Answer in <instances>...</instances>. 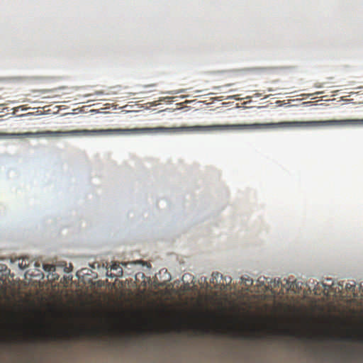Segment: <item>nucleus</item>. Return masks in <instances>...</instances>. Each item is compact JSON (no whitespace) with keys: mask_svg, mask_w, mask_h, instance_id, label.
Returning <instances> with one entry per match:
<instances>
[{"mask_svg":"<svg viewBox=\"0 0 363 363\" xmlns=\"http://www.w3.org/2000/svg\"><path fill=\"white\" fill-rule=\"evenodd\" d=\"M18 266H20L21 269H26L28 267V260L26 259L21 260V262L20 264H18Z\"/></svg>","mask_w":363,"mask_h":363,"instance_id":"39448f33","label":"nucleus"},{"mask_svg":"<svg viewBox=\"0 0 363 363\" xmlns=\"http://www.w3.org/2000/svg\"><path fill=\"white\" fill-rule=\"evenodd\" d=\"M0 342H5V339H4V338H0Z\"/></svg>","mask_w":363,"mask_h":363,"instance_id":"1a4fd4ad","label":"nucleus"},{"mask_svg":"<svg viewBox=\"0 0 363 363\" xmlns=\"http://www.w3.org/2000/svg\"><path fill=\"white\" fill-rule=\"evenodd\" d=\"M345 289H347V292L351 293L353 297H356L354 284H347V285H345Z\"/></svg>","mask_w":363,"mask_h":363,"instance_id":"7ed1b4c3","label":"nucleus"},{"mask_svg":"<svg viewBox=\"0 0 363 363\" xmlns=\"http://www.w3.org/2000/svg\"><path fill=\"white\" fill-rule=\"evenodd\" d=\"M43 269L48 273H52L55 271V267L52 264H44L43 265Z\"/></svg>","mask_w":363,"mask_h":363,"instance_id":"20e7f679","label":"nucleus"},{"mask_svg":"<svg viewBox=\"0 0 363 363\" xmlns=\"http://www.w3.org/2000/svg\"><path fill=\"white\" fill-rule=\"evenodd\" d=\"M345 340H347V341H353L354 337L352 335H347V337H345Z\"/></svg>","mask_w":363,"mask_h":363,"instance_id":"0eeeda50","label":"nucleus"},{"mask_svg":"<svg viewBox=\"0 0 363 363\" xmlns=\"http://www.w3.org/2000/svg\"><path fill=\"white\" fill-rule=\"evenodd\" d=\"M325 126L343 127V119L311 121H284L278 123H254L250 124H226L179 126L167 128H108L94 130H45L43 132L0 133V140L33 138L99 137L108 135L177 134L182 133H211L229 130H259L278 128H311Z\"/></svg>","mask_w":363,"mask_h":363,"instance_id":"f257e3e1","label":"nucleus"},{"mask_svg":"<svg viewBox=\"0 0 363 363\" xmlns=\"http://www.w3.org/2000/svg\"><path fill=\"white\" fill-rule=\"evenodd\" d=\"M110 269L116 272V274H115L114 275L110 274V277H121L123 275V269L118 264H117L116 263L113 264V265H111V267H110Z\"/></svg>","mask_w":363,"mask_h":363,"instance_id":"f03ea898","label":"nucleus"},{"mask_svg":"<svg viewBox=\"0 0 363 363\" xmlns=\"http://www.w3.org/2000/svg\"><path fill=\"white\" fill-rule=\"evenodd\" d=\"M245 286H249L252 285V280L245 281Z\"/></svg>","mask_w":363,"mask_h":363,"instance_id":"6e6552de","label":"nucleus"},{"mask_svg":"<svg viewBox=\"0 0 363 363\" xmlns=\"http://www.w3.org/2000/svg\"><path fill=\"white\" fill-rule=\"evenodd\" d=\"M218 277L222 278V276L219 275V273H213V274H212V281H211V283L214 284V281H216V279Z\"/></svg>","mask_w":363,"mask_h":363,"instance_id":"423d86ee","label":"nucleus"},{"mask_svg":"<svg viewBox=\"0 0 363 363\" xmlns=\"http://www.w3.org/2000/svg\"><path fill=\"white\" fill-rule=\"evenodd\" d=\"M33 340H35V335L33 336Z\"/></svg>","mask_w":363,"mask_h":363,"instance_id":"9d476101","label":"nucleus"}]
</instances>
